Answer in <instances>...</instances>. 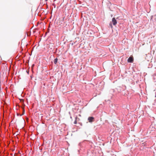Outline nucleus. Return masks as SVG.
Listing matches in <instances>:
<instances>
[{"instance_id": "nucleus-1", "label": "nucleus", "mask_w": 156, "mask_h": 156, "mask_svg": "<svg viewBox=\"0 0 156 156\" xmlns=\"http://www.w3.org/2000/svg\"><path fill=\"white\" fill-rule=\"evenodd\" d=\"M133 60V58L132 57H130L128 59L127 62H128L132 63Z\"/></svg>"}, {"instance_id": "nucleus-2", "label": "nucleus", "mask_w": 156, "mask_h": 156, "mask_svg": "<svg viewBox=\"0 0 156 156\" xmlns=\"http://www.w3.org/2000/svg\"><path fill=\"white\" fill-rule=\"evenodd\" d=\"M112 24L114 25H115L117 24V22L116 20H115V18H113L112 20Z\"/></svg>"}, {"instance_id": "nucleus-3", "label": "nucleus", "mask_w": 156, "mask_h": 156, "mask_svg": "<svg viewBox=\"0 0 156 156\" xmlns=\"http://www.w3.org/2000/svg\"><path fill=\"white\" fill-rule=\"evenodd\" d=\"M94 118L92 117H88V120L89 121V122H91L94 121Z\"/></svg>"}, {"instance_id": "nucleus-4", "label": "nucleus", "mask_w": 156, "mask_h": 156, "mask_svg": "<svg viewBox=\"0 0 156 156\" xmlns=\"http://www.w3.org/2000/svg\"><path fill=\"white\" fill-rule=\"evenodd\" d=\"M58 60V59L57 58H55L54 61V63L55 64H56Z\"/></svg>"}, {"instance_id": "nucleus-5", "label": "nucleus", "mask_w": 156, "mask_h": 156, "mask_svg": "<svg viewBox=\"0 0 156 156\" xmlns=\"http://www.w3.org/2000/svg\"><path fill=\"white\" fill-rule=\"evenodd\" d=\"M77 119V117L76 116L75 118V120L74 122V124H76L77 123V121H76V119Z\"/></svg>"}, {"instance_id": "nucleus-6", "label": "nucleus", "mask_w": 156, "mask_h": 156, "mask_svg": "<svg viewBox=\"0 0 156 156\" xmlns=\"http://www.w3.org/2000/svg\"><path fill=\"white\" fill-rule=\"evenodd\" d=\"M23 112L24 113V109H23Z\"/></svg>"}, {"instance_id": "nucleus-7", "label": "nucleus", "mask_w": 156, "mask_h": 156, "mask_svg": "<svg viewBox=\"0 0 156 156\" xmlns=\"http://www.w3.org/2000/svg\"><path fill=\"white\" fill-rule=\"evenodd\" d=\"M111 26H112V24H111Z\"/></svg>"}, {"instance_id": "nucleus-8", "label": "nucleus", "mask_w": 156, "mask_h": 156, "mask_svg": "<svg viewBox=\"0 0 156 156\" xmlns=\"http://www.w3.org/2000/svg\"><path fill=\"white\" fill-rule=\"evenodd\" d=\"M24 114V113H23V114H22V115H23V114Z\"/></svg>"}, {"instance_id": "nucleus-9", "label": "nucleus", "mask_w": 156, "mask_h": 156, "mask_svg": "<svg viewBox=\"0 0 156 156\" xmlns=\"http://www.w3.org/2000/svg\"><path fill=\"white\" fill-rule=\"evenodd\" d=\"M24 114V113H23V114H22V115H23V114Z\"/></svg>"}]
</instances>
